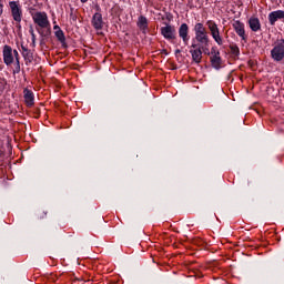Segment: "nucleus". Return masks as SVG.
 <instances>
[{
    "label": "nucleus",
    "mask_w": 284,
    "mask_h": 284,
    "mask_svg": "<svg viewBox=\"0 0 284 284\" xmlns=\"http://www.w3.org/2000/svg\"><path fill=\"white\" fill-rule=\"evenodd\" d=\"M53 30L58 41H60V43H65V34L63 33V30H61V27L55 24Z\"/></svg>",
    "instance_id": "18"
},
{
    "label": "nucleus",
    "mask_w": 284,
    "mask_h": 284,
    "mask_svg": "<svg viewBox=\"0 0 284 284\" xmlns=\"http://www.w3.org/2000/svg\"><path fill=\"white\" fill-rule=\"evenodd\" d=\"M136 26H138L139 30H141V32H143V34H145V32H148V18H145L144 16H140L138 18Z\"/></svg>",
    "instance_id": "16"
},
{
    "label": "nucleus",
    "mask_w": 284,
    "mask_h": 284,
    "mask_svg": "<svg viewBox=\"0 0 284 284\" xmlns=\"http://www.w3.org/2000/svg\"><path fill=\"white\" fill-rule=\"evenodd\" d=\"M203 52L204 54H207L210 49L206 47H201L200 44H196L194 41H192L190 45V54L192 57L193 63H201L203 61Z\"/></svg>",
    "instance_id": "3"
},
{
    "label": "nucleus",
    "mask_w": 284,
    "mask_h": 284,
    "mask_svg": "<svg viewBox=\"0 0 284 284\" xmlns=\"http://www.w3.org/2000/svg\"><path fill=\"white\" fill-rule=\"evenodd\" d=\"M271 57L275 61H283L284 59V39L277 40L274 48L271 50Z\"/></svg>",
    "instance_id": "7"
},
{
    "label": "nucleus",
    "mask_w": 284,
    "mask_h": 284,
    "mask_svg": "<svg viewBox=\"0 0 284 284\" xmlns=\"http://www.w3.org/2000/svg\"><path fill=\"white\" fill-rule=\"evenodd\" d=\"M230 52L233 57H239L241 54V49H239L237 44H230Z\"/></svg>",
    "instance_id": "19"
},
{
    "label": "nucleus",
    "mask_w": 284,
    "mask_h": 284,
    "mask_svg": "<svg viewBox=\"0 0 284 284\" xmlns=\"http://www.w3.org/2000/svg\"><path fill=\"white\" fill-rule=\"evenodd\" d=\"M6 85H8V81L0 77V97L3 94V92H6Z\"/></svg>",
    "instance_id": "20"
},
{
    "label": "nucleus",
    "mask_w": 284,
    "mask_h": 284,
    "mask_svg": "<svg viewBox=\"0 0 284 284\" xmlns=\"http://www.w3.org/2000/svg\"><path fill=\"white\" fill-rule=\"evenodd\" d=\"M81 3H88V0H80Z\"/></svg>",
    "instance_id": "23"
},
{
    "label": "nucleus",
    "mask_w": 284,
    "mask_h": 284,
    "mask_svg": "<svg viewBox=\"0 0 284 284\" xmlns=\"http://www.w3.org/2000/svg\"><path fill=\"white\" fill-rule=\"evenodd\" d=\"M193 30L195 32V37L192 41H194L196 45L210 49V33L207 32V29H205V26L202 22H197Z\"/></svg>",
    "instance_id": "2"
},
{
    "label": "nucleus",
    "mask_w": 284,
    "mask_h": 284,
    "mask_svg": "<svg viewBox=\"0 0 284 284\" xmlns=\"http://www.w3.org/2000/svg\"><path fill=\"white\" fill-rule=\"evenodd\" d=\"M232 28L234 32L244 41V43H247V33L245 32V23H243L241 20H235L232 23Z\"/></svg>",
    "instance_id": "9"
},
{
    "label": "nucleus",
    "mask_w": 284,
    "mask_h": 284,
    "mask_svg": "<svg viewBox=\"0 0 284 284\" xmlns=\"http://www.w3.org/2000/svg\"><path fill=\"white\" fill-rule=\"evenodd\" d=\"M6 0H0V17L3 14V7H4Z\"/></svg>",
    "instance_id": "21"
},
{
    "label": "nucleus",
    "mask_w": 284,
    "mask_h": 284,
    "mask_svg": "<svg viewBox=\"0 0 284 284\" xmlns=\"http://www.w3.org/2000/svg\"><path fill=\"white\" fill-rule=\"evenodd\" d=\"M31 34H32V37H34V31L33 30H31Z\"/></svg>",
    "instance_id": "24"
},
{
    "label": "nucleus",
    "mask_w": 284,
    "mask_h": 284,
    "mask_svg": "<svg viewBox=\"0 0 284 284\" xmlns=\"http://www.w3.org/2000/svg\"><path fill=\"white\" fill-rule=\"evenodd\" d=\"M178 33L184 45H190V26H187V23H182L178 30Z\"/></svg>",
    "instance_id": "11"
},
{
    "label": "nucleus",
    "mask_w": 284,
    "mask_h": 284,
    "mask_svg": "<svg viewBox=\"0 0 284 284\" xmlns=\"http://www.w3.org/2000/svg\"><path fill=\"white\" fill-rule=\"evenodd\" d=\"M9 9L13 21L21 23L23 20V7H21V1H9Z\"/></svg>",
    "instance_id": "5"
},
{
    "label": "nucleus",
    "mask_w": 284,
    "mask_h": 284,
    "mask_svg": "<svg viewBox=\"0 0 284 284\" xmlns=\"http://www.w3.org/2000/svg\"><path fill=\"white\" fill-rule=\"evenodd\" d=\"M2 59L3 63L8 67L13 63V74H19L21 72V57L19 55V51L17 49L12 50V47L6 44L2 48Z\"/></svg>",
    "instance_id": "1"
},
{
    "label": "nucleus",
    "mask_w": 284,
    "mask_h": 284,
    "mask_svg": "<svg viewBox=\"0 0 284 284\" xmlns=\"http://www.w3.org/2000/svg\"><path fill=\"white\" fill-rule=\"evenodd\" d=\"M160 31L166 41H174V39H176V28H174V26L165 24Z\"/></svg>",
    "instance_id": "10"
},
{
    "label": "nucleus",
    "mask_w": 284,
    "mask_h": 284,
    "mask_svg": "<svg viewBox=\"0 0 284 284\" xmlns=\"http://www.w3.org/2000/svg\"><path fill=\"white\" fill-rule=\"evenodd\" d=\"M278 19H284L283 10L272 11L268 14V22L271 26H276V21H278Z\"/></svg>",
    "instance_id": "13"
},
{
    "label": "nucleus",
    "mask_w": 284,
    "mask_h": 284,
    "mask_svg": "<svg viewBox=\"0 0 284 284\" xmlns=\"http://www.w3.org/2000/svg\"><path fill=\"white\" fill-rule=\"evenodd\" d=\"M97 12H101V7L99 4L95 6Z\"/></svg>",
    "instance_id": "22"
},
{
    "label": "nucleus",
    "mask_w": 284,
    "mask_h": 284,
    "mask_svg": "<svg viewBox=\"0 0 284 284\" xmlns=\"http://www.w3.org/2000/svg\"><path fill=\"white\" fill-rule=\"evenodd\" d=\"M248 28H251L252 32H258L261 30V20L257 17H251L248 19Z\"/></svg>",
    "instance_id": "15"
},
{
    "label": "nucleus",
    "mask_w": 284,
    "mask_h": 284,
    "mask_svg": "<svg viewBox=\"0 0 284 284\" xmlns=\"http://www.w3.org/2000/svg\"><path fill=\"white\" fill-rule=\"evenodd\" d=\"M23 94H24L26 105H28V108H32V105H34V92H32L29 89H24Z\"/></svg>",
    "instance_id": "14"
},
{
    "label": "nucleus",
    "mask_w": 284,
    "mask_h": 284,
    "mask_svg": "<svg viewBox=\"0 0 284 284\" xmlns=\"http://www.w3.org/2000/svg\"><path fill=\"white\" fill-rule=\"evenodd\" d=\"M91 23L94 30H103V14L95 12L92 17Z\"/></svg>",
    "instance_id": "12"
},
{
    "label": "nucleus",
    "mask_w": 284,
    "mask_h": 284,
    "mask_svg": "<svg viewBox=\"0 0 284 284\" xmlns=\"http://www.w3.org/2000/svg\"><path fill=\"white\" fill-rule=\"evenodd\" d=\"M22 57L26 61V65H30V63L34 61V55H32V52L26 47H22Z\"/></svg>",
    "instance_id": "17"
},
{
    "label": "nucleus",
    "mask_w": 284,
    "mask_h": 284,
    "mask_svg": "<svg viewBox=\"0 0 284 284\" xmlns=\"http://www.w3.org/2000/svg\"><path fill=\"white\" fill-rule=\"evenodd\" d=\"M211 65L215 70H221L223 68V59L221 58V51L216 47H212L211 57H210Z\"/></svg>",
    "instance_id": "8"
},
{
    "label": "nucleus",
    "mask_w": 284,
    "mask_h": 284,
    "mask_svg": "<svg viewBox=\"0 0 284 284\" xmlns=\"http://www.w3.org/2000/svg\"><path fill=\"white\" fill-rule=\"evenodd\" d=\"M206 26L215 43H217V45H223V43H225V40H223V36H221V30L219 29V24H216V22H214L213 20H207Z\"/></svg>",
    "instance_id": "6"
},
{
    "label": "nucleus",
    "mask_w": 284,
    "mask_h": 284,
    "mask_svg": "<svg viewBox=\"0 0 284 284\" xmlns=\"http://www.w3.org/2000/svg\"><path fill=\"white\" fill-rule=\"evenodd\" d=\"M33 23L41 30H50V20L45 11H38L31 14Z\"/></svg>",
    "instance_id": "4"
},
{
    "label": "nucleus",
    "mask_w": 284,
    "mask_h": 284,
    "mask_svg": "<svg viewBox=\"0 0 284 284\" xmlns=\"http://www.w3.org/2000/svg\"><path fill=\"white\" fill-rule=\"evenodd\" d=\"M0 70H3V65L2 64H0Z\"/></svg>",
    "instance_id": "25"
}]
</instances>
